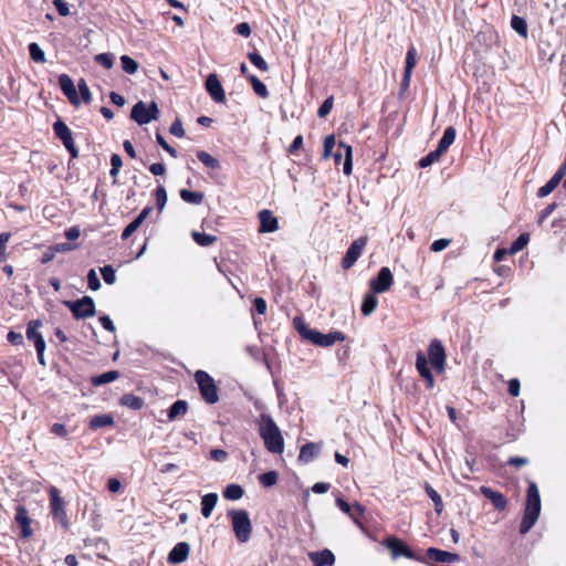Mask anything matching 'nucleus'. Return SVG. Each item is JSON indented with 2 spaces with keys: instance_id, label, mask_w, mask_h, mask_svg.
<instances>
[{
  "instance_id": "nucleus-1",
  "label": "nucleus",
  "mask_w": 566,
  "mask_h": 566,
  "mask_svg": "<svg viewBox=\"0 0 566 566\" xmlns=\"http://www.w3.org/2000/svg\"><path fill=\"white\" fill-rule=\"evenodd\" d=\"M259 434L264 441L266 450L274 454H281L284 451V439L280 428L268 413H262L259 420Z\"/></svg>"
},
{
  "instance_id": "nucleus-2",
  "label": "nucleus",
  "mask_w": 566,
  "mask_h": 566,
  "mask_svg": "<svg viewBox=\"0 0 566 566\" xmlns=\"http://www.w3.org/2000/svg\"><path fill=\"white\" fill-rule=\"evenodd\" d=\"M541 514V496L535 482H530L526 493L524 514L520 525V533L527 534L537 522Z\"/></svg>"
},
{
  "instance_id": "nucleus-3",
  "label": "nucleus",
  "mask_w": 566,
  "mask_h": 566,
  "mask_svg": "<svg viewBox=\"0 0 566 566\" xmlns=\"http://www.w3.org/2000/svg\"><path fill=\"white\" fill-rule=\"evenodd\" d=\"M293 325L304 339L316 346L329 347L336 342L345 339V335L342 332H331L328 334H323L316 329L310 328L300 316L294 317Z\"/></svg>"
},
{
  "instance_id": "nucleus-4",
  "label": "nucleus",
  "mask_w": 566,
  "mask_h": 566,
  "mask_svg": "<svg viewBox=\"0 0 566 566\" xmlns=\"http://www.w3.org/2000/svg\"><path fill=\"white\" fill-rule=\"evenodd\" d=\"M231 520L232 528L237 539L240 543H247L252 533V524L248 511L245 510H231L228 512Z\"/></svg>"
},
{
  "instance_id": "nucleus-5",
  "label": "nucleus",
  "mask_w": 566,
  "mask_h": 566,
  "mask_svg": "<svg viewBox=\"0 0 566 566\" xmlns=\"http://www.w3.org/2000/svg\"><path fill=\"white\" fill-rule=\"evenodd\" d=\"M50 495V513L53 520L61 524L63 530L67 531L70 527L69 517L66 514V503L61 496L60 490L55 486L49 489Z\"/></svg>"
},
{
  "instance_id": "nucleus-6",
  "label": "nucleus",
  "mask_w": 566,
  "mask_h": 566,
  "mask_svg": "<svg viewBox=\"0 0 566 566\" xmlns=\"http://www.w3.org/2000/svg\"><path fill=\"white\" fill-rule=\"evenodd\" d=\"M195 381L198 385L202 399L213 405L219 401L218 387L214 379L205 370H197L195 373Z\"/></svg>"
},
{
  "instance_id": "nucleus-7",
  "label": "nucleus",
  "mask_w": 566,
  "mask_h": 566,
  "mask_svg": "<svg viewBox=\"0 0 566 566\" xmlns=\"http://www.w3.org/2000/svg\"><path fill=\"white\" fill-rule=\"evenodd\" d=\"M76 319L92 317L95 314V304L92 297L84 296L77 301H64Z\"/></svg>"
},
{
  "instance_id": "nucleus-8",
  "label": "nucleus",
  "mask_w": 566,
  "mask_h": 566,
  "mask_svg": "<svg viewBox=\"0 0 566 566\" xmlns=\"http://www.w3.org/2000/svg\"><path fill=\"white\" fill-rule=\"evenodd\" d=\"M384 545L391 552L394 559L402 556L418 562L424 560L422 557H418L403 541L395 536H388L384 541Z\"/></svg>"
},
{
  "instance_id": "nucleus-9",
  "label": "nucleus",
  "mask_w": 566,
  "mask_h": 566,
  "mask_svg": "<svg viewBox=\"0 0 566 566\" xmlns=\"http://www.w3.org/2000/svg\"><path fill=\"white\" fill-rule=\"evenodd\" d=\"M367 242L368 238L366 235L359 237L352 242L342 260V268L344 270H349L356 263L361 252L366 248Z\"/></svg>"
},
{
  "instance_id": "nucleus-10",
  "label": "nucleus",
  "mask_w": 566,
  "mask_h": 566,
  "mask_svg": "<svg viewBox=\"0 0 566 566\" xmlns=\"http://www.w3.org/2000/svg\"><path fill=\"white\" fill-rule=\"evenodd\" d=\"M431 366L441 373L444 370L446 350L444 346L439 339H432L428 347V358Z\"/></svg>"
},
{
  "instance_id": "nucleus-11",
  "label": "nucleus",
  "mask_w": 566,
  "mask_h": 566,
  "mask_svg": "<svg viewBox=\"0 0 566 566\" xmlns=\"http://www.w3.org/2000/svg\"><path fill=\"white\" fill-rule=\"evenodd\" d=\"M53 129H54L55 135L61 139V142L63 143L65 148L69 150L71 156L73 158H76L78 156V153H77V149L75 147V144H74V140L72 137V132L66 126V124L63 120L57 119L53 124Z\"/></svg>"
},
{
  "instance_id": "nucleus-12",
  "label": "nucleus",
  "mask_w": 566,
  "mask_h": 566,
  "mask_svg": "<svg viewBox=\"0 0 566 566\" xmlns=\"http://www.w3.org/2000/svg\"><path fill=\"white\" fill-rule=\"evenodd\" d=\"M394 276L389 268H381L375 279L370 281V289L374 293H384L390 289Z\"/></svg>"
},
{
  "instance_id": "nucleus-13",
  "label": "nucleus",
  "mask_w": 566,
  "mask_h": 566,
  "mask_svg": "<svg viewBox=\"0 0 566 566\" xmlns=\"http://www.w3.org/2000/svg\"><path fill=\"white\" fill-rule=\"evenodd\" d=\"M205 86H206V90L209 93L210 97L216 103H223L226 101V94H224L223 87L216 74L208 75Z\"/></svg>"
},
{
  "instance_id": "nucleus-14",
  "label": "nucleus",
  "mask_w": 566,
  "mask_h": 566,
  "mask_svg": "<svg viewBox=\"0 0 566 566\" xmlns=\"http://www.w3.org/2000/svg\"><path fill=\"white\" fill-rule=\"evenodd\" d=\"M14 520L21 526L22 537H24V538L31 537L33 534V531L31 528L32 520L30 518L29 512L24 506H22V505L17 506Z\"/></svg>"
},
{
  "instance_id": "nucleus-15",
  "label": "nucleus",
  "mask_w": 566,
  "mask_h": 566,
  "mask_svg": "<svg viewBox=\"0 0 566 566\" xmlns=\"http://www.w3.org/2000/svg\"><path fill=\"white\" fill-rule=\"evenodd\" d=\"M59 85L63 94L69 98V101L73 105H80V98L74 86L73 80L67 74H61L59 76Z\"/></svg>"
},
{
  "instance_id": "nucleus-16",
  "label": "nucleus",
  "mask_w": 566,
  "mask_h": 566,
  "mask_svg": "<svg viewBox=\"0 0 566 566\" xmlns=\"http://www.w3.org/2000/svg\"><path fill=\"white\" fill-rule=\"evenodd\" d=\"M260 228L259 232L261 233H270L274 232L279 228L277 218L272 213V211L264 209L259 212Z\"/></svg>"
},
{
  "instance_id": "nucleus-17",
  "label": "nucleus",
  "mask_w": 566,
  "mask_h": 566,
  "mask_svg": "<svg viewBox=\"0 0 566 566\" xmlns=\"http://www.w3.org/2000/svg\"><path fill=\"white\" fill-rule=\"evenodd\" d=\"M416 368L419 375L427 381L428 388L434 387V379L428 366V359L422 352L417 353Z\"/></svg>"
},
{
  "instance_id": "nucleus-18",
  "label": "nucleus",
  "mask_w": 566,
  "mask_h": 566,
  "mask_svg": "<svg viewBox=\"0 0 566 566\" xmlns=\"http://www.w3.org/2000/svg\"><path fill=\"white\" fill-rule=\"evenodd\" d=\"M340 149L344 150L345 153V161H344V167H343V171L345 175H350L352 174V169H353V161H352V156H353V149L349 145L340 142L338 144V150L333 154L332 156L334 157V160H335V164L338 165L342 160V156L343 154L339 151Z\"/></svg>"
},
{
  "instance_id": "nucleus-19",
  "label": "nucleus",
  "mask_w": 566,
  "mask_h": 566,
  "mask_svg": "<svg viewBox=\"0 0 566 566\" xmlns=\"http://www.w3.org/2000/svg\"><path fill=\"white\" fill-rule=\"evenodd\" d=\"M429 559L436 563H454L460 559V556L455 553H450L436 547H429L426 552Z\"/></svg>"
},
{
  "instance_id": "nucleus-20",
  "label": "nucleus",
  "mask_w": 566,
  "mask_h": 566,
  "mask_svg": "<svg viewBox=\"0 0 566 566\" xmlns=\"http://www.w3.org/2000/svg\"><path fill=\"white\" fill-rule=\"evenodd\" d=\"M190 553V545L186 542H179L169 552L167 560L170 564H180L188 558Z\"/></svg>"
},
{
  "instance_id": "nucleus-21",
  "label": "nucleus",
  "mask_w": 566,
  "mask_h": 566,
  "mask_svg": "<svg viewBox=\"0 0 566 566\" xmlns=\"http://www.w3.org/2000/svg\"><path fill=\"white\" fill-rule=\"evenodd\" d=\"M480 491L488 500L492 502L496 510L503 511L506 509L507 500L501 492L494 491L491 488L484 485L480 488Z\"/></svg>"
},
{
  "instance_id": "nucleus-22",
  "label": "nucleus",
  "mask_w": 566,
  "mask_h": 566,
  "mask_svg": "<svg viewBox=\"0 0 566 566\" xmlns=\"http://www.w3.org/2000/svg\"><path fill=\"white\" fill-rule=\"evenodd\" d=\"M42 326V322L40 319H33L28 323L27 326V338L30 342L34 343L35 348L46 345L45 340L41 333H39V328Z\"/></svg>"
},
{
  "instance_id": "nucleus-23",
  "label": "nucleus",
  "mask_w": 566,
  "mask_h": 566,
  "mask_svg": "<svg viewBox=\"0 0 566 566\" xmlns=\"http://www.w3.org/2000/svg\"><path fill=\"white\" fill-rule=\"evenodd\" d=\"M321 443L307 442L302 446L297 458L298 462L308 463L314 460L321 452Z\"/></svg>"
},
{
  "instance_id": "nucleus-24",
  "label": "nucleus",
  "mask_w": 566,
  "mask_h": 566,
  "mask_svg": "<svg viewBox=\"0 0 566 566\" xmlns=\"http://www.w3.org/2000/svg\"><path fill=\"white\" fill-rule=\"evenodd\" d=\"M310 559L315 566H331L335 562L334 554L325 548L321 552L310 553Z\"/></svg>"
},
{
  "instance_id": "nucleus-25",
  "label": "nucleus",
  "mask_w": 566,
  "mask_h": 566,
  "mask_svg": "<svg viewBox=\"0 0 566 566\" xmlns=\"http://www.w3.org/2000/svg\"><path fill=\"white\" fill-rule=\"evenodd\" d=\"M147 105L139 101L137 102L130 112V118L139 125H146L149 123Z\"/></svg>"
},
{
  "instance_id": "nucleus-26",
  "label": "nucleus",
  "mask_w": 566,
  "mask_h": 566,
  "mask_svg": "<svg viewBox=\"0 0 566 566\" xmlns=\"http://www.w3.org/2000/svg\"><path fill=\"white\" fill-rule=\"evenodd\" d=\"M455 136V128L453 126L447 127L436 149L443 155L448 150V148L453 144Z\"/></svg>"
},
{
  "instance_id": "nucleus-27",
  "label": "nucleus",
  "mask_w": 566,
  "mask_h": 566,
  "mask_svg": "<svg viewBox=\"0 0 566 566\" xmlns=\"http://www.w3.org/2000/svg\"><path fill=\"white\" fill-rule=\"evenodd\" d=\"M218 494L217 493H208L202 496L201 499V514L203 517L208 518L211 516L212 511L218 502Z\"/></svg>"
},
{
  "instance_id": "nucleus-28",
  "label": "nucleus",
  "mask_w": 566,
  "mask_h": 566,
  "mask_svg": "<svg viewBox=\"0 0 566 566\" xmlns=\"http://www.w3.org/2000/svg\"><path fill=\"white\" fill-rule=\"evenodd\" d=\"M563 178L562 172H555L554 176L537 190V197L544 198L552 193L560 184Z\"/></svg>"
},
{
  "instance_id": "nucleus-29",
  "label": "nucleus",
  "mask_w": 566,
  "mask_h": 566,
  "mask_svg": "<svg viewBox=\"0 0 566 566\" xmlns=\"http://www.w3.org/2000/svg\"><path fill=\"white\" fill-rule=\"evenodd\" d=\"M376 294L377 293H374L373 291L365 294L360 307V311L365 316H369L371 313L375 312L378 304V298Z\"/></svg>"
},
{
  "instance_id": "nucleus-30",
  "label": "nucleus",
  "mask_w": 566,
  "mask_h": 566,
  "mask_svg": "<svg viewBox=\"0 0 566 566\" xmlns=\"http://www.w3.org/2000/svg\"><path fill=\"white\" fill-rule=\"evenodd\" d=\"M188 402L186 400H176L168 410V420L174 421L178 417H182L187 413Z\"/></svg>"
},
{
  "instance_id": "nucleus-31",
  "label": "nucleus",
  "mask_w": 566,
  "mask_h": 566,
  "mask_svg": "<svg viewBox=\"0 0 566 566\" xmlns=\"http://www.w3.org/2000/svg\"><path fill=\"white\" fill-rule=\"evenodd\" d=\"M179 196L185 202L190 205H201L205 199L203 192L188 189H180Z\"/></svg>"
},
{
  "instance_id": "nucleus-32",
  "label": "nucleus",
  "mask_w": 566,
  "mask_h": 566,
  "mask_svg": "<svg viewBox=\"0 0 566 566\" xmlns=\"http://www.w3.org/2000/svg\"><path fill=\"white\" fill-rule=\"evenodd\" d=\"M119 402H120V405L126 406L133 410L142 409L145 403L143 398L132 395V394L124 395L119 399Z\"/></svg>"
},
{
  "instance_id": "nucleus-33",
  "label": "nucleus",
  "mask_w": 566,
  "mask_h": 566,
  "mask_svg": "<svg viewBox=\"0 0 566 566\" xmlns=\"http://www.w3.org/2000/svg\"><path fill=\"white\" fill-rule=\"evenodd\" d=\"M249 82L256 95H259L262 98L269 97V91L264 83L255 75H249Z\"/></svg>"
},
{
  "instance_id": "nucleus-34",
  "label": "nucleus",
  "mask_w": 566,
  "mask_h": 566,
  "mask_svg": "<svg viewBox=\"0 0 566 566\" xmlns=\"http://www.w3.org/2000/svg\"><path fill=\"white\" fill-rule=\"evenodd\" d=\"M424 491H426L427 495L433 502L434 510H436L437 514H441V512L443 510V501H442V497L440 496V494L428 483L424 486Z\"/></svg>"
},
{
  "instance_id": "nucleus-35",
  "label": "nucleus",
  "mask_w": 566,
  "mask_h": 566,
  "mask_svg": "<svg viewBox=\"0 0 566 566\" xmlns=\"http://www.w3.org/2000/svg\"><path fill=\"white\" fill-rule=\"evenodd\" d=\"M244 494V490L239 484H229L223 491V496L230 501L240 500Z\"/></svg>"
},
{
  "instance_id": "nucleus-36",
  "label": "nucleus",
  "mask_w": 566,
  "mask_h": 566,
  "mask_svg": "<svg viewBox=\"0 0 566 566\" xmlns=\"http://www.w3.org/2000/svg\"><path fill=\"white\" fill-rule=\"evenodd\" d=\"M191 237L193 241L200 247H210L217 241V237L212 234L192 231Z\"/></svg>"
},
{
  "instance_id": "nucleus-37",
  "label": "nucleus",
  "mask_w": 566,
  "mask_h": 566,
  "mask_svg": "<svg viewBox=\"0 0 566 566\" xmlns=\"http://www.w3.org/2000/svg\"><path fill=\"white\" fill-rule=\"evenodd\" d=\"M511 27L518 35L527 38V23L524 18L513 15L511 19Z\"/></svg>"
},
{
  "instance_id": "nucleus-38",
  "label": "nucleus",
  "mask_w": 566,
  "mask_h": 566,
  "mask_svg": "<svg viewBox=\"0 0 566 566\" xmlns=\"http://www.w3.org/2000/svg\"><path fill=\"white\" fill-rule=\"evenodd\" d=\"M197 158L208 168L210 169H219L220 163L217 158L211 156L209 153L205 150H199L197 153Z\"/></svg>"
},
{
  "instance_id": "nucleus-39",
  "label": "nucleus",
  "mask_w": 566,
  "mask_h": 566,
  "mask_svg": "<svg viewBox=\"0 0 566 566\" xmlns=\"http://www.w3.org/2000/svg\"><path fill=\"white\" fill-rule=\"evenodd\" d=\"M279 473L276 471H268L259 475V481L264 488H271L277 483Z\"/></svg>"
},
{
  "instance_id": "nucleus-40",
  "label": "nucleus",
  "mask_w": 566,
  "mask_h": 566,
  "mask_svg": "<svg viewBox=\"0 0 566 566\" xmlns=\"http://www.w3.org/2000/svg\"><path fill=\"white\" fill-rule=\"evenodd\" d=\"M248 59L260 71L266 72L269 70L268 63L256 51L248 53Z\"/></svg>"
},
{
  "instance_id": "nucleus-41",
  "label": "nucleus",
  "mask_w": 566,
  "mask_h": 566,
  "mask_svg": "<svg viewBox=\"0 0 566 566\" xmlns=\"http://www.w3.org/2000/svg\"><path fill=\"white\" fill-rule=\"evenodd\" d=\"M530 241V234L528 233H522L517 237L516 240L513 241V243L510 247V253L514 254L518 251H521Z\"/></svg>"
},
{
  "instance_id": "nucleus-42",
  "label": "nucleus",
  "mask_w": 566,
  "mask_h": 566,
  "mask_svg": "<svg viewBox=\"0 0 566 566\" xmlns=\"http://www.w3.org/2000/svg\"><path fill=\"white\" fill-rule=\"evenodd\" d=\"M29 53H30L31 59L34 62H38V63L45 62V54H44L43 50L39 46L38 43L33 42V43L29 44Z\"/></svg>"
},
{
  "instance_id": "nucleus-43",
  "label": "nucleus",
  "mask_w": 566,
  "mask_h": 566,
  "mask_svg": "<svg viewBox=\"0 0 566 566\" xmlns=\"http://www.w3.org/2000/svg\"><path fill=\"white\" fill-rule=\"evenodd\" d=\"M417 64V50L415 46H410L407 51L406 55V65H405V72L412 73V70L415 69Z\"/></svg>"
},
{
  "instance_id": "nucleus-44",
  "label": "nucleus",
  "mask_w": 566,
  "mask_h": 566,
  "mask_svg": "<svg viewBox=\"0 0 566 566\" xmlns=\"http://www.w3.org/2000/svg\"><path fill=\"white\" fill-rule=\"evenodd\" d=\"M120 63L122 69L128 74H134L138 70V63L128 55H123Z\"/></svg>"
},
{
  "instance_id": "nucleus-45",
  "label": "nucleus",
  "mask_w": 566,
  "mask_h": 566,
  "mask_svg": "<svg viewBox=\"0 0 566 566\" xmlns=\"http://www.w3.org/2000/svg\"><path fill=\"white\" fill-rule=\"evenodd\" d=\"M441 156H442V154L440 151H438L437 149H434L420 159L419 166L421 168H427V167L431 166L432 164H434L436 161H438Z\"/></svg>"
},
{
  "instance_id": "nucleus-46",
  "label": "nucleus",
  "mask_w": 566,
  "mask_h": 566,
  "mask_svg": "<svg viewBox=\"0 0 566 566\" xmlns=\"http://www.w3.org/2000/svg\"><path fill=\"white\" fill-rule=\"evenodd\" d=\"M155 197L157 202V209L159 212L163 211L167 203V191L164 186L159 185L155 190Z\"/></svg>"
},
{
  "instance_id": "nucleus-47",
  "label": "nucleus",
  "mask_w": 566,
  "mask_h": 566,
  "mask_svg": "<svg viewBox=\"0 0 566 566\" xmlns=\"http://www.w3.org/2000/svg\"><path fill=\"white\" fill-rule=\"evenodd\" d=\"M333 105H334V96H328L324 102L323 104L319 106L318 111H317V116L319 118H324L326 117L332 108H333Z\"/></svg>"
},
{
  "instance_id": "nucleus-48",
  "label": "nucleus",
  "mask_w": 566,
  "mask_h": 566,
  "mask_svg": "<svg viewBox=\"0 0 566 566\" xmlns=\"http://www.w3.org/2000/svg\"><path fill=\"white\" fill-rule=\"evenodd\" d=\"M10 238V232L0 233V263L7 260V243L9 242Z\"/></svg>"
},
{
  "instance_id": "nucleus-49",
  "label": "nucleus",
  "mask_w": 566,
  "mask_h": 566,
  "mask_svg": "<svg viewBox=\"0 0 566 566\" xmlns=\"http://www.w3.org/2000/svg\"><path fill=\"white\" fill-rule=\"evenodd\" d=\"M335 145H336V140H335L334 135H328L325 137L324 151H323L324 158H328L333 155V149H334Z\"/></svg>"
},
{
  "instance_id": "nucleus-50",
  "label": "nucleus",
  "mask_w": 566,
  "mask_h": 566,
  "mask_svg": "<svg viewBox=\"0 0 566 566\" xmlns=\"http://www.w3.org/2000/svg\"><path fill=\"white\" fill-rule=\"evenodd\" d=\"M156 140L171 157H178L177 150L165 140L160 133L156 134Z\"/></svg>"
},
{
  "instance_id": "nucleus-51",
  "label": "nucleus",
  "mask_w": 566,
  "mask_h": 566,
  "mask_svg": "<svg viewBox=\"0 0 566 566\" xmlns=\"http://www.w3.org/2000/svg\"><path fill=\"white\" fill-rule=\"evenodd\" d=\"M169 133L179 138L185 136V129L182 127V123L178 117L171 124V126L169 128Z\"/></svg>"
},
{
  "instance_id": "nucleus-52",
  "label": "nucleus",
  "mask_w": 566,
  "mask_h": 566,
  "mask_svg": "<svg viewBox=\"0 0 566 566\" xmlns=\"http://www.w3.org/2000/svg\"><path fill=\"white\" fill-rule=\"evenodd\" d=\"M151 211L153 208L150 206L145 207L142 210V212L130 222L136 230L139 228V226L144 222V220L149 216Z\"/></svg>"
},
{
  "instance_id": "nucleus-53",
  "label": "nucleus",
  "mask_w": 566,
  "mask_h": 566,
  "mask_svg": "<svg viewBox=\"0 0 566 566\" xmlns=\"http://www.w3.org/2000/svg\"><path fill=\"white\" fill-rule=\"evenodd\" d=\"M151 211L153 208L150 206L145 207L142 210V212L130 222L136 230L139 228V226L144 222V220L149 216Z\"/></svg>"
},
{
  "instance_id": "nucleus-54",
  "label": "nucleus",
  "mask_w": 566,
  "mask_h": 566,
  "mask_svg": "<svg viewBox=\"0 0 566 566\" xmlns=\"http://www.w3.org/2000/svg\"><path fill=\"white\" fill-rule=\"evenodd\" d=\"M111 165L112 168L109 174L111 176L115 177L119 172V169L123 165L122 157L118 154H113L111 157Z\"/></svg>"
},
{
  "instance_id": "nucleus-55",
  "label": "nucleus",
  "mask_w": 566,
  "mask_h": 566,
  "mask_svg": "<svg viewBox=\"0 0 566 566\" xmlns=\"http://www.w3.org/2000/svg\"><path fill=\"white\" fill-rule=\"evenodd\" d=\"M337 506L347 515H349L355 522H357L356 515L352 511V505L348 504L344 499L337 497L336 499Z\"/></svg>"
},
{
  "instance_id": "nucleus-56",
  "label": "nucleus",
  "mask_w": 566,
  "mask_h": 566,
  "mask_svg": "<svg viewBox=\"0 0 566 566\" xmlns=\"http://www.w3.org/2000/svg\"><path fill=\"white\" fill-rule=\"evenodd\" d=\"M87 283H88V287L92 290V291H96L101 287V282L97 277V274L95 272V270H90L88 274H87Z\"/></svg>"
},
{
  "instance_id": "nucleus-57",
  "label": "nucleus",
  "mask_w": 566,
  "mask_h": 566,
  "mask_svg": "<svg viewBox=\"0 0 566 566\" xmlns=\"http://www.w3.org/2000/svg\"><path fill=\"white\" fill-rule=\"evenodd\" d=\"M52 248H53V251H55V253H64V252L75 250L77 248V244L69 243V242H61V243H56V244L52 245Z\"/></svg>"
},
{
  "instance_id": "nucleus-58",
  "label": "nucleus",
  "mask_w": 566,
  "mask_h": 566,
  "mask_svg": "<svg viewBox=\"0 0 566 566\" xmlns=\"http://www.w3.org/2000/svg\"><path fill=\"white\" fill-rule=\"evenodd\" d=\"M450 243H451V240H449V239H438L432 242L430 249L433 252H440V251L444 250L446 248H448Z\"/></svg>"
},
{
  "instance_id": "nucleus-59",
  "label": "nucleus",
  "mask_w": 566,
  "mask_h": 566,
  "mask_svg": "<svg viewBox=\"0 0 566 566\" xmlns=\"http://www.w3.org/2000/svg\"><path fill=\"white\" fill-rule=\"evenodd\" d=\"M54 6L62 17H67L70 14V8L65 0H54Z\"/></svg>"
},
{
  "instance_id": "nucleus-60",
  "label": "nucleus",
  "mask_w": 566,
  "mask_h": 566,
  "mask_svg": "<svg viewBox=\"0 0 566 566\" xmlns=\"http://www.w3.org/2000/svg\"><path fill=\"white\" fill-rule=\"evenodd\" d=\"M253 306L255 312L260 315H264L266 313V302L263 297H255L253 301Z\"/></svg>"
},
{
  "instance_id": "nucleus-61",
  "label": "nucleus",
  "mask_w": 566,
  "mask_h": 566,
  "mask_svg": "<svg viewBox=\"0 0 566 566\" xmlns=\"http://www.w3.org/2000/svg\"><path fill=\"white\" fill-rule=\"evenodd\" d=\"M90 427H91L92 429H98V428H104V427H106V415L95 416V417L90 421Z\"/></svg>"
},
{
  "instance_id": "nucleus-62",
  "label": "nucleus",
  "mask_w": 566,
  "mask_h": 566,
  "mask_svg": "<svg viewBox=\"0 0 566 566\" xmlns=\"http://www.w3.org/2000/svg\"><path fill=\"white\" fill-rule=\"evenodd\" d=\"M556 207H557V203L553 202V203L548 205L545 209H543L539 213L538 224H542L544 222V220L553 213V211L556 209Z\"/></svg>"
},
{
  "instance_id": "nucleus-63",
  "label": "nucleus",
  "mask_w": 566,
  "mask_h": 566,
  "mask_svg": "<svg viewBox=\"0 0 566 566\" xmlns=\"http://www.w3.org/2000/svg\"><path fill=\"white\" fill-rule=\"evenodd\" d=\"M210 458L218 462H223L228 458V453L222 449H212L210 451Z\"/></svg>"
},
{
  "instance_id": "nucleus-64",
  "label": "nucleus",
  "mask_w": 566,
  "mask_h": 566,
  "mask_svg": "<svg viewBox=\"0 0 566 566\" xmlns=\"http://www.w3.org/2000/svg\"><path fill=\"white\" fill-rule=\"evenodd\" d=\"M235 32L244 38L250 36L251 34V28L248 22H241L235 25Z\"/></svg>"
}]
</instances>
